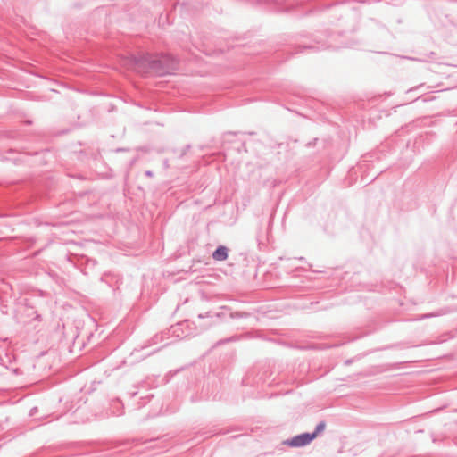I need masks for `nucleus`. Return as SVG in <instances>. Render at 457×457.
<instances>
[{
  "label": "nucleus",
  "instance_id": "nucleus-1",
  "mask_svg": "<svg viewBox=\"0 0 457 457\" xmlns=\"http://www.w3.org/2000/svg\"><path fill=\"white\" fill-rule=\"evenodd\" d=\"M316 436L317 433H304L295 436L291 440L285 442V444L293 447H300L310 444Z\"/></svg>",
  "mask_w": 457,
  "mask_h": 457
},
{
  "label": "nucleus",
  "instance_id": "nucleus-2",
  "mask_svg": "<svg viewBox=\"0 0 457 457\" xmlns=\"http://www.w3.org/2000/svg\"><path fill=\"white\" fill-rule=\"evenodd\" d=\"M212 257L216 261H224L228 257V249L225 246H220L212 253Z\"/></svg>",
  "mask_w": 457,
  "mask_h": 457
},
{
  "label": "nucleus",
  "instance_id": "nucleus-3",
  "mask_svg": "<svg viewBox=\"0 0 457 457\" xmlns=\"http://www.w3.org/2000/svg\"><path fill=\"white\" fill-rule=\"evenodd\" d=\"M325 426H326V425H325V423H324V422L320 423V424L316 427V430H315V432H314V433H317V435H318L319 433H320L321 431H323V430H324Z\"/></svg>",
  "mask_w": 457,
  "mask_h": 457
}]
</instances>
